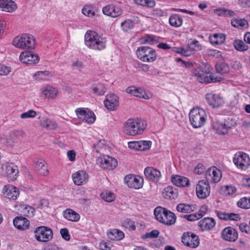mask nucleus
<instances>
[{"mask_svg":"<svg viewBox=\"0 0 250 250\" xmlns=\"http://www.w3.org/2000/svg\"><path fill=\"white\" fill-rule=\"evenodd\" d=\"M218 168L215 167L209 168L206 173V178L208 182L203 180H200L196 185V192L197 197L200 199H205L210 194V187L208 182L217 183L219 182Z\"/></svg>","mask_w":250,"mask_h":250,"instance_id":"1","label":"nucleus"},{"mask_svg":"<svg viewBox=\"0 0 250 250\" xmlns=\"http://www.w3.org/2000/svg\"><path fill=\"white\" fill-rule=\"evenodd\" d=\"M146 126L145 121L139 119H129L125 124L124 132L127 135L134 136L143 132Z\"/></svg>","mask_w":250,"mask_h":250,"instance_id":"2","label":"nucleus"},{"mask_svg":"<svg viewBox=\"0 0 250 250\" xmlns=\"http://www.w3.org/2000/svg\"><path fill=\"white\" fill-rule=\"evenodd\" d=\"M154 214L157 220L166 225L171 226L176 222L175 214L166 208L156 207L154 210Z\"/></svg>","mask_w":250,"mask_h":250,"instance_id":"3","label":"nucleus"},{"mask_svg":"<svg viewBox=\"0 0 250 250\" xmlns=\"http://www.w3.org/2000/svg\"><path fill=\"white\" fill-rule=\"evenodd\" d=\"M86 45L93 49L101 50L105 47V42L94 31H88L84 36Z\"/></svg>","mask_w":250,"mask_h":250,"instance_id":"4","label":"nucleus"},{"mask_svg":"<svg viewBox=\"0 0 250 250\" xmlns=\"http://www.w3.org/2000/svg\"><path fill=\"white\" fill-rule=\"evenodd\" d=\"M190 122L193 128L201 127L206 123L207 115L205 111L199 107L193 108L189 114Z\"/></svg>","mask_w":250,"mask_h":250,"instance_id":"5","label":"nucleus"},{"mask_svg":"<svg viewBox=\"0 0 250 250\" xmlns=\"http://www.w3.org/2000/svg\"><path fill=\"white\" fill-rule=\"evenodd\" d=\"M13 44L21 49H34L35 47V40L32 36L23 34L15 37L13 40Z\"/></svg>","mask_w":250,"mask_h":250,"instance_id":"6","label":"nucleus"},{"mask_svg":"<svg viewBox=\"0 0 250 250\" xmlns=\"http://www.w3.org/2000/svg\"><path fill=\"white\" fill-rule=\"evenodd\" d=\"M138 58L145 62H153L156 59L155 51L148 46H141L136 51Z\"/></svg>","mask_w":250,"mask_h":250,"instance_id":"7","label":"nucleus"},{"mask_svg":"<svg viewBox=\"0 0 250 250\" xmlns=\"http://www.w3.org/2000/svg\"><path fill=\"white\" fill-rule=\"evenodd\" d=\"M35 238L41 242H47L51 240L53 236L51 229L46 226L37 227L34 230Z\"/></svg>","mask_w":250,"mask_h":250,"instance_id":"8","label":"nucleus"},{"mask_svg":"<svg viewBox=\"0 0 250 250\" xmlns=\"http://www.w3.org/2000/svg\"><path fill=\"white\" fill-rule=\"evenodd\" d=\"M233 162L236 167L242 170H245L250 165V158L246 153L238 152L233 159Z\"/></svg>","mask_w":250,"mask_h":250,"instance_id":"9","label":"nucleus"},{"mask_svg":"<svg viewBox=\"0 0 250 250\" xmlns=\"http://www.w3.org/2000/svg\"><path fill=\"white\" fill-rule=\"evenodd\" d=\"M182 242L191 248H197L200 243L199 237L192 232H186L183 234Z\"/></svg>","mask_w":250,"mask_h":250,"instance_id":"10","label":"nucleus"},{"mask_svg":"<svg viewBox=\"0 0 250 250\" xmlns=\"http://www.w3.org/2000/svg\"><path fill=\"white\" fill-rule=\"evenodd\" d=\"M192 76L196 78L197 80L201 83H211L219 81L218 77L214 74H206V73H200L196 70L191 72Z\"/></svg>","mask_w":250,"mask_h":250,"instance_id":"11","label":"nucleus"},{"mask_svg":"<svg viewBox=\"0 0 250 250\" xmlns=\"http://www.w3.org/2000/svg\"><path fill=\"white\" fill-rule=\"evenodd\" d=\"M20 60L25 64H34L39 62L40 57L33 51H25L21 53Z\"/></svg>","mask_w":250,"mask_h":250,"instance_id":"12","label":"nucleus"},{"mask_svg":"<svg viewBox=\"0 0 250 250\" xmlns=\"http://www.w3.org/2000/svg\"><path fill=\"white\" fill-rule=\"evenodd\" d=\"M77 117L81 120L89 124L93 123L96 117L93 112L83 108H79L75 111Z\"/></svg>","mask_w":250,"mask_h":250,"instance_id":"13","label":"nucleus"},{"mask_svg":"<svg viewBox=\"0 0 250 250\" xmlns=\"http://www.w3.org/2000/svg\"><path fill=\"white\" fill-rule=\"evenodd\" d=\"M125 181L128 187L134 189H139L143 186V180L140 177L129 174L125 177Z\"/></svg>","mask_w":250,"mask_h":250,"instance_id":"14","label":"nucleus"},{"mask_svg":"<svg viewBox=\"0 0 250 250\" xmlns=\"http://www.w3.org/2000/svg\"><path fill=\"white\" fill-rule=\"evenodd\" d=\"M98 161H100V166L104 169H113L117 166L116 159L108 155L104 156L100 158Z\"/></svg>","mask_w":250,"mask_h":250,"instance_id":"15","label":"nucleus"},{"mask_svg":"<svg viewBox=\"0 0 250 250\" xmlns=\"http://www.w3.org/2000/svg\"><path fill=\"white\" fill-rule=\"evenodd\" d=\"M222 238L227 241L234 242L238 238V233L235 229L229 227L224 229L221 233Z\"/></svg>","mask_w":250,"mask_h":250,"instance_id":"16","label":"nucleus"},{"mask_svg":"<svg viewBox=\"0 0 250 250\" xmlns=\"http://www.w3.org/2000/svg\"><path fill=\"white\" fill-rule=\"evenodd\" d=\"M103 13L112 18H116L123 13V11L119 6L113 4L107 5L103 8Z\"/></svg>","mask_w":250,"mask_h":250,"instance_id":"17","label":"nucleus"},{"mask_svg":"<svg viewBox=\"0 0 250 250\" xmlns=\"http://www.w3.org/2000/svg\"><path fill=\"white\" fill-rule=\"evenodd\" d=\"M72 178L75 185L81 186L87 182L89 176L85 171L79 170L73 173Z\"/></svg>","mask_w":250,"mask_h":250,"instance_id":"18","label":"nucleus"},{"mask_svg":"<svg viewBox=\"0 0 250 250\" xmlns=\"http://www.w3.org/2000/svg\"><path fill=\"white\" fill-rule=\"evenodd\" d=\"M105 107L110 110H115L119 105L118 97L113 94H109L106 95L104 101Z\"/></svg>","mask_w":250,"mask_h":250,"instance_id":"19","label":"nucleus"},{"mask_svg":"<svg viewBox=\"0 0 250 250\" xmlns=\"http://www.w3.org/2000/svg\"><path fill=\"white\" fill-rule=\"evenodd\" d=\"M144 174L147 179L156 182L159 181L161 176L160 171L150 167L145 168Z\"/></svg>","mask_w":250,"mask_h":250,"instance_id":"20","label":"nucleus"},{"mask_svg":"<svg viewBox=\"0 0 250 250\" xmlns=\"http://www.w3.org/2000/svg\"><path fill=\"white\" fill-rule=\"evenodd\" d=\"M3 191L5 197L14 200H16L19 195L18 189L13 186H5L3 189Z\"/></svg>","mask_w":250,"mask_h":250,"instance_id":"21","label":"nucleus"},{"mask_svg":"<svg viewBox=\"0 0 250 250\" xmlns=\"http://www.w3.org/2000/svg\"><path fill=\"white\" fill-rule=\"evenodd\" d=\"M13 224L18 229L25 230L28 229L30 222L26 218L18 216L14 219Z\"/></svg>","mask_w":250,"mask_h":250,"instance_id":"22","label":"nucleus"},{"mask_svg":"<svg viewBox=\"0 0 250 250\" xmlns=\"http://www.w3.org/2000/svg\"><path fill=\"white\" fill-rule=\"evenodd\" d=\"M127 93L131 95L141 98L147 99L148 96L146 92L141 88H137L135 86H129L126 89Z\"/></svg>","mask_w":250,"mask_h":250,"instance_id":"23","label":"nucleus"},{"mask_svg":"<svg viewBox=\"0 0 250 250\" xmlns=\"http://www.w3.org/2000/svg\"><path fill=\"white\" fill-rule=\"evenodd\" d=\"M215 222L212 218H205L198 222V226L202 231L209 230L215 226Z\"/></svg>","mask_w":250,"mask_h":250,"instance_id":"24","label":"nucleus"},{"mask_svg":"<svg viewBox=\"0 0 250 250\" xmlns=\"http://www.w3.org/2000/svg\"><path fill=\"white\" fill-rule=\"evenodd\" d=\"M0 8L3 11L13 12L17 9V6L12 0H0Z\"/></svg>","mask_w":250,"mask_h":250,"instance_id":"25","label":"nucleus"},{"mask_svg":"<svg viewBox=\"0 0 250 250\" xmlns=\"http://www.w3.org/2000/svg\"><path fill=\"white\" fill-rule=\"evenodd\" d=\"M171 182L177 187H186L189 185L188 178L178 175H172Z\"/></svg>","mask_w":250,"mask_h":250,"instance_id":"26","label":"nucleus"},{"mask_svg":"<svg viewBox=\"0 0 250 250\" xmlns=\"http://www.w3.org/2000/svg\"><path fill=\"white\" fill-rule=\"evenodd\" d=\"M35 170L41 175H47L49 172L46 163L43 160H39L36 162Z\"/></svg>","mask_w":250,"mask_h":250,"instance_id":"27","label":"nucleus"},{"mask_svg":"<svg viewBox=\"0 0 250 250\" xmlns=\"http://www.w3.org/2000/svg\"><path fill=\"white\" fill-rule=\"evenodd\" d=\"M42 92L45 98L48 99H55L58 94V90L50 85H47L42 89Z\"/></svg>","mask_w":250,"mask_h":250,"instance_id":"28","label":"nucleus"},{"mask_svg":"<svg viewBox=\"0 0 250 250\" xmlns=\"http://www.w3.org/2000/svg\"><path fill=\"white\" fill-rule=\"evenodd\" d=\"M5 171L8 177L12 178L13 180L16 179L19 172L18 167L13 163L7 164L5 166Z\"/></svg>","mask_w":250,"mask_h":250,"instance_id":"29","label":"nucleus"},{"mask_svg":"<svg viewBox=\"0 0 250 250\" xmlns=\"http://www.w3.org/2000/svg\"><path fill=\"white\" fill-rule=\"evenodd\" d=\"M63 217L66 219L72 222H77L80 219L79 214L70 208H67L63 211Z\"/></svg>","mask_w":250,"mask_h":250,"instance_id":"30","label":"nucleus"},{"mask_svg":"<svg viewBox=\"0 0 250 250\" xmlns=\"http://www.w3.org/2000/svg\"><path fill=\"white\" fill-rule=\"evenodd\" d=\"M177 195V189L170 186L165 188L163 191V196L166 199H175Z\"/></svg>","mask_w":250,"mask_h":250,"instance_id":"31","label":"nucleus"},{"mask_svg":"<svg viewBox=\"0 0 250 250\" xmlns=\"http://www.w3.org/2000/svg\"><path fill=\"white\" fill-rule=\"evenodd\" d=\"M206 100L208 104L212 108L219 107V95L213 93H208L206 95Z\"/></svg>","mask_w":250,"mask_h":250,"instance_id":"32","label":"nucleus"},{"mask_svg":"<svg viewBox=\"0 0 250 250\" xmlns=\"http://www.w3.org/2000/svg\"><path fill=\"white\" fill-rule=\"evenodd\" d=\"M108 237L114 241L122 240L124 237V233L118 229H113L107 233Z\"/></svg>","mask_w":250,"mask_h":250,"instance_id":"33","label":"nucleus"},{"mask_svg":"<svg viewBox=\"0 0 250 250\" xmlns=\"http://www.w3.org/2000/svg\"><path fill=\"white\" fill-rule=\"evenodd\" d=\"M231 23L236 28H246L248 27V22L244 19L233 18L231 20Z\"/></svg>","mask_w":250,"mask_h":250,"instance_id":"34","label":"nucleus"},{"mask_svg":"<svg viewBox=\"0 0 250 250\" xmlns=\"http://www.w3.org/2000/svg\"><path fill=\"white\" fill-rule=\"evenodd\" d=\"M91 90L96 95H103L106 89L104 84L97 83L93 84L91 87Z\"/></svg>","mask_w":250,"mask_h":250,"instance_id":"35","label":"nucleus"},{"mask_svg":"<svg viewBox=\"0 0 250 250\" xmlns=\"http://www.w3.org/2000/svg\"><path fill=\"white\" fill-rule=\"evenodd\" d=\"M176 209L179 212L190 213L194 210V207L189 204L181 203L177 206Z\"/></svg>","mask_w":250,"mask_h":250,"instance_id":"36","label":"nucleus"},{"mask_svg":"<svg viewBox=\"0 0 250 250\" xmlns=\"http://www.w3.org/2000/svg\"><path fill=\"white\" fill-rule=\"evenodd\" d=\"M170 25L174 27H180L183 23L182 18L177 14L171 15L169 19Z\"/></svg>","mask_w":250,"mask_h":250,"instance_id":"37","label":"nucleus"},{"mask_svg":"<svg viewBox=\"0 0 250 250\" xmlns=\"http://www.w3.org/2000/svg\"><path fill=\"white\" fill-rule=\"evenodd\" d=\"M235 48L239 51H244L248 49V45L242 40H235L233 42Z\"/></svg>","mask_w":250,"mask_h":250,"instance_id":"38","label":"nucleus"},{"mask_svg":"<svg viewBox=\"0 0 250 250\" xmlns=\"http://www.w3.org/2000/svg\"><path fill=\"white\" fill-rule=\"evenodd\" d=\"M101 196L103 200L108 202H112L115 199L114 194L108 190L103 192L101 194Z\"/></svg>","mask_w":250,"mask_h":250,"instance_id":"39","label":"nucleus"},{"mask_svg":"<svg viewBox=\"0 0 250 250\" xmlns=\"http://www.w3.org/2000/svg\"><path fill=\"white\" fill-rule=\"evenodd\" d=\"M138 5L152 8L155 6L156 2L153 0H134Z\"/></svg>","mask_w":250,"mask_h":250,"instance_id":"40","label":"nucleus"},{"mask_svg":"<svg viewBox=\"0 0 250 250\" xmlns=\"http://www.w3.org/2000/svg\"><path fill=\"white\" fill-rule=\"evenodd\" d=\"M237 205L239 207L249 209L250 208V198L244 197L241 198L238 202Z\"/></svg>","mask_w":250,"mask_h":250,"instance_id":"41","label":"nucleus"},{"mask_svg":"<svg viewBox=\"0 0 250 250\" xmlns=\"http://www.w3.org/2000/svg\"><path fill=\"white\" fill-rule=\"evenodd\" d=\"M221 190L223 191L224 195L225 196L231 195L236 191V188L231 186L222 187Z\"/></svg>","mask_w":250,"mask_h":250,"instance_id":"42","label":"nucleus"},{"mask_svg":"<svg viewBox=\"0 0 250 250\" xmlns=\"http://www.w3.org/2000/svg\"><path fill=\"white\" fill-rule=\"evenodd\" d=\"M121 26L124 31H127L133 27L134 23L131 20H127L121 23Z\"/></svg>","mask_w":250,"mask_h":250,"instance_id":"43","label":"nucleus"},{"mask_svg":"<svg viewBox=\"0 0 250 250\" xmlns=\"http://www.w3.org/2000/svg\"><path fill=\"white\" fill-rule=\"evenodd\" d=\"M235 15V13L231 10L225 8H220V16H222L227 17H232Z\"/></svg>","mask_w":250,"mask_h":250,"instance_id":"44","label":"nucleus"},{"mask_svg":"<svg viewBox=\"0 0 250 250\" xmlns=\"http://www.w3.org/2000/svg\"><path fill=\"white\" fill-rule=\"evenodd\" d=\"M35 209L34 208L27 206L25 207L22 209V213L24 215L28 217H33L34 215Z\"/></svg>","mask_w":250,"mask_h":250,"instance_id":"45","label":"nucleus"},{"mask_svg":"<svg viewBox=\"0 0 250 250\" xmlns=\"http://www.w3.org/2000/svg\"><path fill=\"white\" fill-rule=\"evenodd\" d=\"M142 40L143 43H149L153 44L157 42V41L154 36L150 35H146L145 37L142 38Z\"/></svg>","mask_w":250,"mask_h":250,"instance_id":"46","label":"nucleus"},{"mask_svg":"<svg viewBox=\"0 0 250 250\" xmlns=\"http://www.w3.org/2000/svg\"><path fill=\"white\" fill-rule=\"evenodd\" d=\"M200 70L203 73L206 74H211L210 73L211 68L210 65L207 63H201L199 66Z\"/></svg>","mask_w":250,"mask_h":250,"instance_id":"47","label":"nucleus"},{"mask_svg":"<svg viewBox=\"0 0 250 250\" xmlns=\"http://www.w3.org/2000/svg\"><path fill=\"white\" fill-rule=\"evenodd\" d=\"M123 226L127 229L132 230H134L136 228L134 222L128 219L124 220Z\"/></svg>","mask_w":250,"mask_h":250,"instance_id":"48","label":"nucleus"},{"mask_svg":"<svg viewBox=\"0 0 250 250\" xmlns=\"http://www.w3.org/2000/svg\"><path fill=\"white\" fill-rule=\"evenodd\" d=\"M37 115L36 112L32 109L29 110L27 112L22 113L21 116L20 117L21 119H26V118H34Z\"/></svg>","mask_w":250,"mask_h":250,"instance_id":"49","label":"nucleus"},{"mask_svg":"<svg viewBox=\"0 0 250 250\" xmlns=\"http://www.w3.org/2000/svg\"><path fill=\"white\" fill-rule=\"evenodd\" d=\"M151 142L150 141H140V150H146L149 149L151 146Z\"/></svg>","mask_w":250,"mask_h":250,"instance_id":"50","label":"nucleus"},{"mask_svg":"<svg viewBox=\"0 0 250 250\" xmlns=\"http://www.w3.org/2000/svg\"><path fill=\"white\" fill-rule=\"evenodd\" d=\"M189 48L197 51L202 49V46L198 41L194 40L189 44Z\"/></svg>","mask_w":250,"mask_h":250,"instance_id":"51","label":"nucleus"},{"mask_svg":"<svg viewBox=\"0 0 250 250\" xmlns=\"http://www.w3.org/2000/svg\"><path fill=\"white\" fill-rule=\"evenodd\" d=\"M9 135L11 138L16 140V138L20 136L23 137L24 135V132L22 130H14L10 132Z\"/></svg>","mask_w":250,"mask_h":250,"instance_id":"52","label":"nucleus"},{"mask_svg":"<svg viewBox=\"0 0 250 250\" xmlns=\"http://www.w3.org/2000/svg\"><path fill=\"white\" fill-rule=\"evenodd\" d=\"M1 141L3 144L9 146H14L15 143H16V140H15V139L11 138L10 136L9 137V138H7L2 139Z\"/></svg>","mask_w":250,"mask_h":250,"instance_id":"53","label":"nucleus"},{"mask_svg":"<svg viewBox=\"0 0 250 250\" xmlns=\"http://www.w3.org/2000/svg\"><path fill=\"white\" fill-rule=\"evenodd\" d=\"M159 234V231L157 230H153L151 231L146 233L144 236V238H156L158 236Z\"/></svg>","mask_w":250,"mask_h":250,"instance_id":"54","label":"nucleus"},{"mask_svg":"<svg viewBox=\"0 0 250 250\" xmlns=\"http://www.w3.org/2000/svg\"><path fill=\"white\" fill-rule=\"evenodd\" d=\"M219 34L215 33L211 34L209 37V40L210 43L212 45H216L218 44Z\"/></svg>","mask_w":250,"mask_h":250,"instance_id":"55","label":"nucleus"},{"mask_svg":"<svg viewBox=\"0 0 250 250\" xmlns=\"http://www.w3.org/2000/svg\"><path fill=\"white\" fill-rule=\"evenodd\" d=\"M10 72V67L0 64V75H7Z\"/></svg>","mask_w":250,"mask_h":250,"instance_id":"56","label":"nucleus"},{"mask_svg":"<svg viewBox=\"0 0 250 250\" xmlns=\"http://www.w3.org/2000/svg\"><path fill=\"white\" fill-rule=\"evenodd\" d=\"M239 229L242 232L246 233H250V225H248L246 223H242L239 225Z\"/></svg>","mask_w":250,"mask_h":250,"instance_id":"57","label":"nucleus"},{"mask_svg":"<svg viewBox=\"0 0 250 250\" xmlns=\"http://www.w3.org/2000/svg\"><path fill=\"white\" fill-rule=\"evenodd\" d=\"M49 75L48 71H39L36 74L38 77V79L41 80H46L48 79Z\"/></svg>","mask_w":250,"mask_h":250,"instance_id":"58","label":"nucleus"},{"mask_svg":"<svg viewBox=\"0 0 250 250\" xmlns=\"http://www.w3.org/2000/svg\"><path fill=\"white\" fill-rule=\"evenodd\" d=\"M140 141H132L128 143V147L132 149L140 150Z\"/></svg>","mask_w":250,"mask_h":250,"instance_id":"59","label":"nucleus"},{"mask_svg":"<svg viewBox=\"0 0 250 250\" xmlns=\"http://www.w3.org/2000/svg\"><path fill=\"white\" fill-rule=\"evenodd\" d=\"M229 67L228 64L224 62L220 63V73H226L229 71Z\"/></svg>","mask_w":250,"mask_h":250,"instance_id":"60","label":"nucleus"},{"mask_svg":"<svg viewBox=\"0 0 250 250\" xmlns=\"http://www.w3.org/2000/svg\"><path fill=\"white\" fill-rule=\"evenodd\" d=\"M173 50L175 52L182 54L185 56H188L190 55V53H189L188 50H186L185 49L182 47L174 48Z\"/></svg>","mask_w":250,"mask_h":250,"instance_id":"61","label":"nucleus"},{"mask_svg":"<svg viewBox=\"0 0 250 250\" xmlns=\"http://www.w3.org/2000/svg\"><path fill=\"white\" fill-rule=\"evenodd\" d=\"M205 167L204 165L202 164H199L195 167L194 170V172L196 174H201L204 172Z\"/></svg>","mask_w":250,"mask_h":250,"instance_id":"62","label":"nucleus"},{"mask_svg":"<svg viewBox=\"0 0 250 250\" xmlns=\"http://www.w3.org/2000/svg\"><path fill=\"white\" fill-rule=\"evenodd\" d=\"M60 233L62 237L66 241L70 240V237L67 229H62Z\"/></svg>","mask_w":250,"mask_h":250,"instance_id":"63","label":"nucleus"},{"mask_svg":"<svg viewBox=\"0 0 250 250\" xmlns=\"http://www.w3.org/2000/svg\"><path fill=\"white\" fill-rule=\"evenodd\" d=\"M82 13L85 16L91 17L94 16L95 13L90 8L84 7L82 9Z\"/></svg>","mask_w":250,"mask_h":250,"instance_id":"64","label":"nucleus"}]
</instances>
